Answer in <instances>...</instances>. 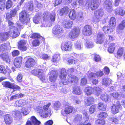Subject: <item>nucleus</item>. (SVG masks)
Returning a JSON list of instances; mask_svg holds the SVG:
<instances>
[{"label": "nucleus", "instance_id": "59", "mask_svg": "<svg viewBox=\"0 0 125 125\" xmlns=\"http://www.w3.org/2000/svg\"><path fill=\"white\" fill-rule=\"evenodd\" d=\"M96 107V105H92L90 107L89 109L90 113L92 114L94 113Z\"/></svg>", "mask_w": 125, "mask_h": 125}, {"label": "nucleus", "instance_id": "54", "mask_svg": "<svg viewBox=\"0 0 125 125\" xmlns=\"http://www.w3.org/2000/svg\"><path fill=\"white\" fill-rule=\"evenodd\" d=\"M94 91H95V93L98 96L100 93L102 91V90L98 87H94L93 88Z\"/></svg>", "mask_w": 125, "mask_h": 125}, {"label": "nucleus", "instance_id": "29", "mask_svg": "<svg viewBox=\"0 0 125 125\" xmlns=\"http://www.w3.org/2000/svg\"><path fill=\"white\" fill-rule=\"evenodd\" d=\"M94 100V98L93 97H89L87 100H85V104L86 105L90 106L93 104Z\"/></svg>", "mask_w": 125, "mask_h": 125}, {"label": "nucleus", "instance_id": "6", "mask_svg": "<svg viewBox=\"0 0 125 125\" xmlns=\"http://www.w3.org/2000/svg\"><path fill=\"white\" fill-rule=\"evenodd\" d=\"M80 29L75 27L69 33V37L71 39L74 40L79 36L80 33Z\"/></svg>", "mask_w": 125, "mask_h": 125}, {"label": "nucleus", "instance_id": "50", "mask_svg": "<svg viewBox=\"0 0 125 125\" xmlns=\"http://www.w3.org/2000/svg\"><path fill=\"white\" fill-rule=\"evenodd\" d=\"M110 122L113 124H117L118 122V120L115 118L112 117L110 118L109 119Z\"/></svg>", "mask_w": 125, "mask_h": 125}, {"label": "nucleus", "instance_id": "55", "mask_svg": "<svg viewBox=\"0 0 125 125\" xmlns=\"http://www.w3.org/2000/svg\"><path fill=\"white\" fill-rule=\"evenodd\" d=\"M96 123L98 125H103L105 124V122L104 119H98L96 120Z\"/></svg>", "mask_w": 125, "mask_h": 125}, {"label": "nucleus", "instance_id": "30", "mask_svg": "<svg viewBox=\"0 0 125 125\" xmlns=\"http://www.w3.org/2000/svg\"><path fill=\"white\" fill-rule=\"evenodd\" d=\"M69 11V9L68 7H65L59 11L60 12L59 14L61 16H62L64 14L66 15L68 14Z\"/></svg>", "mask_w": 125, "mask_h": 125}, {"label": "nucleus", "instance_id": "34", "mask_svg": "<svg viewBox=\"0 0 125 125\" xmlns=\"http://www.w3.org/2000/svg\"><path fill=\"white\" fill-rule=\"evenodd\" d=\"M20 7L17 5L16 7L12 10L10 11V13L12 17L15 16L16 14L17 11L20 9Z\"/></svg>", "mask_w": 125, "mask_h": 125}, {"label": "nucleus", "instance_id": "21", "mask_svg": "<svg viewBox=\"0 0 125 125\" xmlns=\"http://www.w3.org/2000/svg\"><path fill=\"white\" fill-rule=\"evenodd\" d=\"M63 27L67 28H71L73 24V22L71 21L68 20H64L63 23Z\"/></svg>", "mask_w": 125, "mask_h": 125}, {"label": "nucleus", "instance_id": "5", "mask_svg": "<svg viewBox=\"0 0 125 125\" xmlns=\"http://www.w3.org/2000/svg\"><path fill=\"white\" fill-rule=\"evenodd\" d=\"M19 34L20 32L17 28L13 26L9 27L8 35L11 37L16 38L18 37Z\"/></svg>", "mask_w": 125, "mask_h": 125}, {"label": "nucleus", "instance_id": "24", "mask_svg": "<svg viewBox=\"0 0 125 125\" xmlns=\"http://www.w3.org/2000/svg\"><path fill=\"white\" fill-rule=\"evenodd\" d=\"M114 11L116 15L118 14L122 16L125 14L124 10L121 8H118L115 9L114 10Z\"/></svg>", "mask_w": 125, "mask_h": 125}, {"label": "nucleus", "instance_id": "28", "mask_svg": "<svg viewBox=\"0 0 125 125\" xmlns=\"http://www.w3.org/2000/svg\"><path fill=\"white\" fill-rule=\"evenodd\" d=\"M112 83V81L110 79L104 78L103 79L102 84L105 86L110 85Z\"/></svg>", "mask_w": 125, "mask_h": 125}, {"label": "nucleus", "instance_id": "15", "mask_svg": "<svg viewBox=\"0 0 125 125\" xmlns=\"http://www.w3.org/2000/svg\"><path fill=\"white\" fill-rule=\"evenodd\" d=\"M48 74L50 75L49 77L50 81L51 82H55L57 77V74L56 71L54 70L49 72Z\"/></svg>", "mask_w": 125, "mask_h": 125}, {"label": "nucleus", "instance_id": "13", "mask_svg": "<svg viewBox=\"0 0 125 125\" xmlns=\"http://www.w3.org/2000/svg\"><path fill=\"white\" fill-rule=\"evenodd\" d=\"M40 122L38 121L34 116H32L31 121H27L26 125H40Z\"/></svg>", "mask_w": 125, "mask_h": 125}, {"label": "nucleus", "instance_id": "57", "mask_svg": "<svg viewBox=\"0 0 125 125\" xmlns=\"http://www.w3.org/2000/svg\"><path fill=\"white\" fill-rule=\"evenodd\" d=\"M32 43L33 46H36L39 45L40 42L38 39H35L33 41Z\"/></svg>", "mask_w": 125, "mask_h": 125}, {"label": "nucleus", "instance_id": "47", "mask_svg": "<svg viewBox=\"0 0 125 125\" xmlns=\"http://www.w3.org/2000/svg\"><path fill=\"white\" fill-rule=\"evenodd\" d=\"M100 19L101 18L94 15L92 21L94 23H96L100 21Z\"/></svg>", "mask_w": 125, "mask_h": 125}, {"label": "nucleus", "instance_id": "22", "mask_svg": "<svg viewBox=\"0 0 125 125\" xmlns=\"http://www.w3.org/2000/svg\"><path fill=\"white\" fill-rule=\"evenodd\" d=\"M104 40V35L102 33H100L97 35L95 42L97 43L101 44L103 42Z\"/></svg>", "mask_w": 125, "mask_h": 125}, {"label": "nucleus", "instance_id": "8", "mask_svg": "<svg viewBox=\"0 0 125 125\" xmlns=\"http://www.w3.org/2000/svg\"><path fill=\"white\" fill-rule=\"evenodd\" d=\"M63 32V29L59 25H56L53 28V33L58 38L61 36Z\"/></svg>", "mask_w": 125, "mask_h": 125}, {"label": "nucleus", "instance_id": "20", "mask_svg": "<svg viewBox=\"0 0 125 125\" xmlns=\"http://www.w3.org/2000/svg\"><path fill=\"white\" fill-rule=\"evenodd\" d=\"M22 60V58L20 57L16 58L14 61V64L17 68H19L21 66Z\"/></svg>", "mask_w": 125, "mask_h": 125}, {"label": "nucleus", "instance_id": "56", "mask_svg": "<svg viewBox=\"0 0 125 125\" xmlns=\"http://www.w3.org/2000/svg\"><path fill=\"white\" fill-rule=\"evenodd\" d=\"M96 74L95 76L96 77H100L102 76L104 74L103 71L99 70L96 73H94Z\"/></svg>", "mask_w": 125, "mask_h": 125}, {"label": "nucleus", "instance_id": "61", "mask_svg": "<svg viewBox=\"0 0 125 125\" xmlns=\"http://www.w3.org/2000/svg\"><path fill=\"white\" fill-rule=\"evenodd\" d=\"M55 14L54 12L51 13L50 16V18L52 21H54L55 19Z\"/></svg>", "mask_w": 125, "mask_h": 125}, {"label": "nucleus", "instance_id": "7", "mask_svg": "<svg viewBox=\"0 0 125 125\" xmlns=\"http://www.w3.org/2000/svg\"><path fill=\"white\" fill-rule=\"evenodd\" d=\"M49 13L47 12H45L43 15V20L41 21V27H49L50 25L48 23L50 21Z\"/></svg>", "mask_w": 125, "mask_h": 125}, {"label": "nucleus", "instance_id": "26", "mask_svg": "<svg viewBox=\"0 0 125 125\" xmlns=\"http://www.w3.org/2000/svg\"><path fill=\"white\" fill-rule=\"evenodd\" d=\"M116 20L114 17L110 18L109 22V26L111 28H115L116 25Z\"/></svg>", "mask_w": 125, "mask_h": 125}, {"label": "nucleus", "instance_id": "2", "mask_svg": "<svg viewBox=\"0 0 125 125\" xmlns=\"http://www.w3.org/2000/svg\"><path fill=\"white\" fill-rule=\"evenodd\" d=\"M51 104L50 103H49L43 106V110H41L39 113L41 116L43 118H46L50 115L51 111L49 109V107Z\"/></svg>", "mask_w": 125, "mask_h": 125}, {"label": "nucleus", "instance_id": "12", "mask_svg": "<svg viewBox=\"0 0 125 125\" xmlns=\"http://www.w3.org/2000/svg\"><path fill=\"white\" fill-rule=\"evenodd\" d=\"M95 75L96 74L95 73L91 72L89 74L88 76V78L91 81L92 83L94 85H96L98 83V79Z\"/></svg>", "mask_w": 125, "mask_h": 125}, {"label": "nucleus", "instance_id": "25", "mask_svg": "<svg viewBox=\"0 0 125 125\" xmlns=\"http://www.w3.org/2000/svg\"><path fill=\"white\" fill-rule=\"evenodd\" d=\"M21 113L18 110H15L12 112V115L16 119L19 120L21 119Z\"/></svg>", "mask_w": 125, "mask_h": 125}, {"label": "nucleus", "instance_id": "9", "mask_svg": "<svg viewBox=\"0 0 125 125\" xmlns=\"http://www.w3.org/2000/svg\"><path fill=\"white\" fill-rule=\"evenodd\" d=\"M31 73L34 75L38 77L42 81L45 80V77L40 70H34L31 71Z\"/></svg>", "mask_w": 125, "mask_h": 125}, {"label": "nucleus", "instance_id": "64", "mask_svg": "<svg viewBox=\"0 0 125 125\" xmlns=\"http://www.w3.org/2000/svg\"><path fill=\"white\" fill-rule=\"evenodd\" d=\"M19 49L21 50L22 51H25L27 49V48L26 45H18Z\"/></svg>", "mask_w": 125, "mask_h": 125}, {"label": "nucleus", "instance_id": "62", "mask_svg": "<svg viewBox=\"0 0 125 125\" xmlns=\"http://www.w3.org/2000/svg\"><path fill=\"white\" fill-rule=\"evenodd\" d=\"M18 45H24L26 44V41L24 40H21L18 42Z\"/></svg>", "mask_w": 125, "mask_h": 125}, {"label": "nucleus", "instance_id": "32", "mask_svg": "<svg viewBox=\"0 0 125 125\" xmlns=\"http://www.w3.org/2000/svg\"><path fill=\"white\" fill-rule=\"evenodd\" d=\"M73 92L75 94L80 95L81 94V91L79 87L75 86L73 88Z\"/></svg>", "mask_w": 125, "mask_h": 125}, {"label": "nucleus", "instance_id": "3", "mask_svg": "<svg viewBox=\"0 0 125 125\" xmlns=\"http://www.w3.org/2000/svg\"><path fill=\"white\" fill-rule=\"evenodd\" d=\"M19 20L22 23L27 24L29 22L30 18L29 16L24 11H22L19 14Z\"/></svg>", "mask_w": 125, "mask_h": 125}, {"label": "nucleus", "instance_id": "44", "mask_svg": "<svg viewBox=\"0 0 125 125\" xmlns=\"http://www.w3.org/2000/svg\"><path fill=\"white\" fill-rule=\"evenodd\" d=\"M101 99L103 101H107L109 98V96L107 94H103L100 97Z\"/></svg>", "mask_w": 125, "mask_h": 125}, {"label": "nucleus", "instance_id": "53", "mask_svg": "<svg viewBox=\"0 0 125 125\" xmlns=\"http://www.w3.org/2000/svg\"><path fill=\"white\" fill-rule=\"evenodd\" d=\"M12 5V1L10 0H9L6 2V8L7 9H8L11 7Z\"/></svg>", "mask_w": 125, "mask_h": 125}, {"label": "nucleus", "instance_id": "14", "mask_svg": "<svg viewBox=\"0 0 125 125\" xmlns=\"http://www.w3.org/2000/svg\"><path fill=\"white\" fill-rule=\"evenodd\" d=\"M121 107L120 104L119 102L117 101L116 104H114L111 109L112 112L113 114H115L118 112L119 108Z\"/></svg>", "mask_w": 125, "mask_h": 125}, {"label": "nucleus", "instance_id": "35", "mask_svg": "<svg viewBox=\"0 0 125 125\" xmlns=\"http://www.w3.org/2000/svg\"><path fill=\"white\" fill-rule=\"evenodd\" d=\"M103 12L101 9L97 10L94 12V14L100 18L103 16Z\"/></svg>", "mask_w": 125, "mask_h": 125}, {"label": "nucleus", "instance_id": "52", "mask_svg": "<svg viewBox=\"0 0 125 125\" xmlns=\"http://www.w3.org/2000/svg\"><path fill=\"white\" fill-rule=\"evenodd\" d=\"M124 51V48H119L117 52V55L118 56L120 57L123 54Z\"/></svg>", "mask_w": 125, "mask_h": 125}, {"label": "nucleus", "instance_id": "38", "mask_svg": "<svg viewBox=\"0 0 125 125\" xmlns=\"http://www.w3.org/2000/svg\"><path fill=\"white\" fill-rule=\"evenodd\" d=\"M41 17L40 15L37 14L33 18V21L34 23L36 24L39 23Z\"/></svg>", "mask_w": 125, "mask_h": 125}, {"label": "nucleus", "instance_id": "45", "mask_svg": "<svg viewBox=\"0 0 125 125\" xmlns=\"http://www.w3.org/2000/svg\"><path fill=\"white\" fill-rule=\"evenodd\" d=\"M83 115L84 116V120L85 121V123L83 125H91V124L90 123H88L86 124V121H88L89 119L88 116L87 114V113L86 112H85L83 113Z\"/></svg>", "mask_w": 125, "mask_h": 125}, {"label": "nucleus", "instance_id": "31", "mask_svg": "<svg viewBox=\"0 0 125 125\" xmlns=\"http://www.w3.org/2000/svg\"><path fill=\"white\" fill-rule=\"evenodd\" d=\"M85 91L86 92L87 95H91L94 92V89L91 87H86L85 89Z\"/></svg>", "mask_w": 125, "mask_h": 125}, {"label": "nucleus", "instance_id": "19", "mask_svg": "<svg viewBox=\"0 0 125 125\" xmlns=\"http://www.w3.org/2000/svg\"><path fill=\"white\" fill-rule=\"evenodd\" d=\"M5 122L6 125H10L12 123L13 119L10 115L9 114H6L4 117Z\"/></svg>", "mask_w": 125, "mask_h": 125}, {"label": "nucleus", "instance_id": "48", "mask_svg": "<svg viewBox=\"0 0 125 125\" xmlns=\"http://www.w3.org/2000/svg\"><path fill=\"white\" fill-rule=\"evenodd\" d=\"M86 47L88 48H90L94 46V44L92 42L90 41H88L86 42Z\"/></svg>", "mask_w": 125, "mask_h": 125}, {"label": "nucleus", "instance_id": "17", "mask_svg": "<svg viewBox=\"0 0 125 125\" xmlns=\"http://www.w3.org/2000/svg\"><path fill=\"white\" fill-rule=\"evenodd\" d=\"M35 62L34 59L32 58H29L26 62L25 65L27 68H29L35 65Z\"/></svg>", "mask_w": 125, "mask_h": 125}, {"label": "nucleus", "instance_id": "40", "mask_svg": "<svg viewBox=\"0 0 125 125\" xmlns=\"http://www.w3.org/2000/svg\"><path fill=\"white\" fill-rule=\"evenodd\" d=\"M23 96V94H18L11 96L10 98V100H13L14 99L19 98Z\"/></svg>", "mask_w": 125, "mask_h": 125}, {"label": "nucleus", "instance_id": "4", "mask_svg": "<svg viewBox=\"0 0 125 125\" xmlns=\"http://www.w3.org/2000/svg\"><path fill=\"white\" fill-rule=\"evenodd\" d=\"M99 5V0H87L85 5L88 8L91 7V9L94 10L97 8Z\"/></svg>", "mask_w": 125, "mask_h": 125}, {"label": "nucleus", "instance_id": "51", "mask_svg": "<svg viewBox=\"0 0 125 125\" xmlns=\"http://www.w3.org/2000/svg\"><path fill=\"white\" fill-rule=\"evenodd\" d=\"M74 46L75 48L77 50H80L82 48L81 44L79 41H77L75 43Z\"/></svg>", "mask_w": 125, "mask_h": 125}, {"label": "nucleus", "instance_id": "16", "mask_svg": "<svg viewBox=\"0 0 125 125\" xmlns=\"http://www.w3.org/2000/svg\"><path fill=\"white\" fill-rule=\"evenodd\" d=\"M1 58L5 61L7 63H10L11 60L10 56L8 54V52L4 53L0 55Z\"/></svg>", "mask_w": 125, "mask_h": 125}, {"label": "nucleus", "instance_id": "1", "mask_svg": "<svg viewBox=\"0 0 125 125\" xmlns=\"http://www.w3.org/2000/svg\"><path fill=\"white\" fill-rule=\"evenodd\" d=\"M67 73L64 68H62L59 77L61 79L59 83L60 85L62 86L66 85L68 82L70 83H77L78 81V79L75 76L73 75H69L67 78Z\"/></svg>", "mask_w": 125, "mask_h": 125}, {"label": "nucleus", "instance_id": "60", "mask_svg": "<svg viewBox=\"0 0 125 125\" xmlns=\"http://www.w3.org/2000/svg\"><path fill=\"white\" fill-rule=\"evenodd\" d=\"M39 67L40 68V69H39V70H40V71L42 72L43 74L44 75V74L43 73V71H45L47 70V68L45 66H44L43 65H41L39 66Z\"/></svg>", "mask_w": 125, "mask_h": 125}, {"label": "nucleus", "instance_id": "27", "mask_svg": "<svg viewBox=\"0 0 125 125\" xmlns=\"http://www.w3.org/2000/svg\"><path fill=\"white\" fill-rule=\"evenodd\" d=\"M8 33H1L0 34V42L7 40L8 37Z\"/></svg>", "mask_w": 125, "mask_h": 125}, {"label": "nucleus", "instance_id": "10", "mask_svg": "<svg viewBox=\"0 0 125 125\" xmlns=\"http://www.w3.org/2000/svg\"><path fill=\"white\" fill-rule=\"evenodd\" d=\"M61 48L62 50L70 51L72 49V45L70 42H65L61 44Z\"/></svg>", "mask_w": 125, "mask_h": 125}, {"label": "nucleus", "instance_id": "63", "mask_svg": "<svg viewBox=\"0 0 125 125\" xmlns=\"http://www.w3.org/2000/svg\"><path fill=\"white\" fill-rule=\"evenodd\" d=\"M11 88L13 89H15V90H19L20 89V87L17 85L15 84L12 83L11 87Z\"/></svg>", "mask_w": 125, "mask_h": 125}, {"label": "nucleus", "instance_id": "23", "mask_svg": "<svg viewBox=\"0 0 125 125\" xmlns=\"http://www.w3.org/2000/svg\"><path fill=\"white\" fill-rule=\"evenodd\" d=\"M69 18L72 20H74L77 17V14L75 10L73 9L71 10L69 14Z\"/></svg>", "mask_w": 125, "mask_h": 125}, {"label": "nucleus", "instance_id": "18", "mask_svg": "<svg viewBox=\"0 0 125 125\" xmlns=\"http://www.w3.org/2000/svg\"><path fill=\"white\" fill-rule=\"evenodd\" d=\"M104 6L108 9V11L110 12L112 10V0H104Z\"/></svg>", "mask_w": 125, "mask_h": 125}, {"label": "nucleus", "instance_id": "46", "mask_svg": "<svg viewBox=\"0 0 125 125\" xmlns=\"http://www.w3.org/2000/svg\"><path fill=\"white\" fill-rule=\"evenodd\" d=\"M60 59V57L58 54H55L52 56V61L53 62H56L59 61Z\"/></svg>", "mask_w": 125, "mask_h": 125}, {"label": "nucleus", "instance_id": "58", "mask_svg": "<svg viewBox=\"0 0 125 125\" xmlns=\"http://www.w3.org/2000/svg\"><path fill=\"white\" fill-rule=\"evenodd\" d=\"M21 112L24 115H26L29 113L27 109L23 107L21 110Z\"/></svg>", "mask_w": 125, "mask_h": 125}, {"label": "nucleus", "instance_id": "37", "mask_svg": "<svg viewBox=\"0 0 125 125\" xmlns=\"http://www.w3.org/2000/svg\"><path fill=\"white\" fill-rule=\"evenodd\" d=\"M103 30L104 32L106 33L110 34L113 31V28H111L110 27L104 26L103 27Z\"/></svg>", "mask_w": 125, "mask_h": 125}, {"label": "nucleus", "instance_id": "49", "mask_svg": "<svg viewBox=\"0 0 125 125\" xmlns=\"http://www.w3.org/2000/svg\"><path fill=\"white\" fill-rule=\"evenodd\" d=\"M61 106V103L58 101L55 102L54 105V108L56 110H58Z\"/></svg>", "mask_w": 125, "mask_h": 125}, {"label": "nucleus", "instance_id": "36", "mask_svg": "<svg viewBox=\"0 0 125 125\" xmlns=\"http://www.w3.org/2000/svg\"><path fill=\"white\" fill-rule=\"evenodd\" d=\"M106 105L104 103H99L98 108L99 110L105 111L106 109Z\"/></svg>", "mask_w": 125, "mask_h": 125}, {"label": "nucleus", "instance_id": "42", "mask_svg": "<svg viewBox=\"0 0 125 125\" xmlns=\"http://www.w3.org/2000/svg\"><path fill=\"white\" fill-rule=\"evenodd\" d=\"M12 83L9 82H2V84L3 87L11 88Z\"/></svg>", "mask_w": 125, "mask_h": 125}, {"label": "nucleus", "instance_id": "11", "mask_svg": "<svg viewBox=\"0 0 125 125\" xmlns=\"http://www.w3.org/2000/svg\"><path fill=\"white\" fill-rule=\"evenodd\" d=\"M82 33L85 36H88L90 35L92 33L91 26L88 25H85L83 29Z\"/></svg>", "mask_w": 125, "mask_h": 125}, {"label": "nucleus", "instance_id": "43", "mask_svg": "<svg viewBox=\"0 0 125 125\" xmlns=\"http://www.w3.org/2000/svg\"><path fill=\"white\" fill-rule=\"evenodd\" d=\"M108 115L107 114L104 112H101L98 114V117L100 118H105L107 117Z\"/></svg>", "mask_w": 125, "mask_h": 125}, {"label": "nucleus", "instance_id": "33", "mask_svg": "<svg viewBox=\"0 0 125 125\" xmlns=\"http://www.w3.org/2000/svg\"><path fill=\"white\" fill-rule=\"evenodd\" d=\"M74 108L71 105L66 106L65 108L64 111L65 113L68 114L71 113L73 111Z\"/></svg>", "mask_w": 125, "mask_h": 125}, {"label": "nucleus", "instance_id": "41", "mask_svg": "<svg viewBox=\"0 0 125 125\" xmlns=\"http://www.w3.org/2000/svg\"><path fill=\"white\" fill-rule=\"evenodd\" d=\"M115 47V45L114 43H112L109 46V47H108V52L110 53H112Z\"/></svg>", "mask_w": 125, "mask_h": 125}, {"label": "nucleus", "instance_id": "39", "mask_svg": "<svg viewBox=\"0 0 125 125\" xmlns=\"http://www.w3.org/2000/svg\"><path fill=\"white\" fill-rule=\"evenodd\" d=\"M10 47V44L8 42L2 44L0 47V49L1 50L3 51L5 50L9 49Z\"/></svg>", "mask_w": 125, "mask_h": 125}]
</instances>
